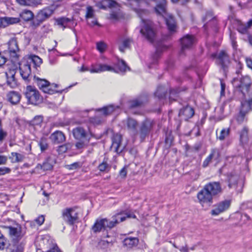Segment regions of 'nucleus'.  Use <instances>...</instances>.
Here are the masks:
<instances>
[{"mask_svg":"<svg viewBox=\"0 0 252 252\" xmlns=\"http://www.w3.org/2000/svg\"><path fill=\"white\" fill-rule=\"evenodd\" d=\"M113 227V222H109L107 219H103L96 220L92 226V230L94 233H97L107 228H111Z\"/></svg>","mask_w":252,"mask_h":252,"instance_id":"obj_11","label":"nucleus"},{"mask_svg":"<svg viewBox=\"0 0 252 252\" xmlns=\"http://www.w3.org/2000/svg\"><path fill=\"white\" fill-rule=\"evenodd\" d=\"M15 69H9L4 73L0 74V79H6V84L11 88H15L18 86V82L15 78ZM0 86H2V83L0 82Z\"/></svg>","mask_w":252,"mask_h":252,"instance_id":"obj_8","label":"nucleus"},{"mask_svg":"<svg viewBox=\"0 0 252 252\" xmlns=\"http://www.w3.org/2000/svg\"><path fill=\"white\" fill-rule=\"evenodd\" d=\"M252 98L241 102V106L239 113L236 116L235 119L239 124H241L246 121V116L252 110Z\"/></svg>","mask_w":252,"mask_h":252,"instance_id":"obj_5","label":"nucleus"},{"mask_svg":"<svg viewBox=\"0 0 252 252\" xmlns=\"http://www.w3.org/2000/svg\"><path fill=\"white\" fill-rule=\"evenodd\" d=\"M239 177L237 175L231 176L228 180V187L229 188H243L242 181H240L238 183Z\"/></svg>","mask_w":252,"mask_h":252,"instance_id":"obj_27","label":"nucleus"},{"mask_svg":"<svg viewBox=\"0 0 252 252\" xmlns=\"http://www.w3.org/2000/svg\"><path fill=\"white\" fill-rule=\"evenodd\" d=\"M54 9L52 7H47L40 10L37 14V17L39 18V20L43 22L49 18L53 13Z\"/></svg>","mask_w":252,"mask_h":252,"instance_id":"obj_24","label":"nucleus"},{"mask_svg":"<svg viewBox=\"0 0 252 252\" xmlns=\"http://www.w3.org/2000/svg\"><path fill=\"white\" fill-rule=\"evenodd\" d=\"M10 252H23L22 248H19L15 246H13L10 249Z\"/></svg>","mask_w":252,"mask_h":252,"instance_id":"obj_64","label":"nucleus"},{"mask_svg":"<svg viewBox=\"0 0 252 252\" xmlns=\"http://www.w3.org/2000/svg\"><path fill=\"white\" fill-rule=\"evenodd\" d=\"M139 17L141 19L140 32L143 37L149 42L154 43L157 38V30L154 23L144 17L148 14V11L139 8L144 2L143 0H127Z\"/></svg>","mask_w":252,"mask_h":252,"instance_id":"obj_1","label":"nucleus"},{"mask_svg":"<svg viewBox=\"0 0 252 252\" xmlns=\"http://www.w3.org/2000/svg\"><path fill=\"white\" fill-rule=\"evenodd\" d=\"M20 16L23 20L29 21L33 18L34 14L32 11L24 9L20 13Z\"/></svg>","mask_w":252,"mask_h":252,"instance_id":"obj_34","label":"nucleus"},{"mask_svg":"<svg viewBox=\"0 0 252 252\" xmlns=\"http://www.w3.org/2000/svg\"><path fill=\"white\" fill-rule=\"evenodd\" d=\"M7 100L12 104H18L21 98V94L15 91H10L7 94Z\"/></svg>","mask_w":252,"mask_h":252,"instance_id":"obj_25","label":"nucleus"},{"mask_svg":"<svg viewBox=\"0 0 252 252\" xmlns=\"http://www.w3.org/2000/svg\"><path fill=\"white\" fill-rule=\"evenodd\" d=\"M117 66L121 72H125L127 70H129V67L127 66L126 62L122 60L118 61Z\"/></svg>","mask_w":252,"mask_h":252,"instance_id":"obj_42","label":"nucleus"},{"mask_svg":"<svg viewBox=\"0 0 252 252\" xmlns=\"http://www.w3.org/2000/svg\"><path fill=\"white\" fill-rule=\"evenodd\" d=\"M70 148V144L69 143H66L59 146L57 151L59 154H61L65 153Z\"/></svg>","mask_w":252,"mask_h":252,"instance_id":"obj_47","label":"nucleus"},{"mask_svg":"<svg viewBox=\"0 0 252 252\" xmlns=\"http://www.w3.org/2000/svg\"><path fill=\"white\" fill-rule=\"evenodd\" d=\"M118 3L113 0H103L101 4L100 8L106 9L108 8L116 7Z\"/></svg>","mask_w":252,"mask_h":252,"instance_id":"obj_35","label":"nucleus"},{"mask_svg":"<svg viewBox=\"0 0 252 252\" xmlns=\"http://www.w3.org/2000/svg\"><path fill=\"white\" fill-rule=\"evenodd\" d=\"M20 74L26 82H29L32 77L31 65L28 63L21 64L19 67Z\"/></svg>","mask_w":252,"mask_h":252,"instance_id":"obj_16","label":"nucleus"},{"mask_svg":"<svg viewBox=\"0 0 252 252\" xmlns=\"http://www.w3.org/2000/svg\"><path fill=\"white\" fill-rule=\"evenodd\" d=\"M32 63L37 66H39L42 63V59L37 56H33L32 58Z\"/></svg>","mask_w":252,"mask_h":252,"instance_id":"obj_55","label":"nucleus"},{"mask_svg":"<svg viewBox=\"0 0 252 252\" xmlns=\"http://www.w3.org/2000/svg\"><path fill=\"white\" fill-rule=\"evenodd\" d=\"M43 121L42 117L40 116H35L32 121V124L33 126H38L40 125Z\"/></svg>","mask_w":252,"mask_h":252,"instance_id":"obj_54","label":"nucleus"},{"mask_svg":"<svg viewBox=\"0 0 252 252\" xmlns=\"http://www.w3.org/2000/svg\"><path fill=\"white\" fill-rule=\"evenodd\" d=\"M155 94L159 99L163 98L165 96L166 89L163 86H158Z\"/></svg>","mask_w":252,"mask_h":252,"instance_id":"obj_39","label":"nucleus"},{"mask_svg":"<svg viewBox=\"0 0 252 252\" xmlns=\"http://www.w3.org/2000/svg\"><path fill=\"white\" fill-rule=\"evenodd\" d=\"M63 220L70 225H73L78 220V213L74 208H68L62 212Z\"/></svg>","mask_w":252,"mask_h":252,"instance_id":"obj_9","label":"nucleus"},{"mask_svg":"<svg viewBox=\"0 0 252 252\" xmlns=\"http://www.w3.org/2000/svg\"><path fill=\"white\" fill-rule=\"evenodd\" d=\"M25 95L29 104L37 105L42 101V96L34 87L27 86L25 90Z\"/></svg>","mask_w":252,"mask_h":252,"instance_id":"obj_4","label":"nucleus"},{"mask_svg":"<svg viewBox=\"0 0 252 252\" xmlns=\"http://www.w3.org/2000/svg\"><path fill=\"white\" fill-rule=\"evenodd\" d=\"M99 64H100V72L106 71L116 72L115 69L113 67H112L111 66L105 64L99 63Z\"/></svg>","mask_w":252,"mask_h":252,"instance_id":"obj_50","label":"nucleus"},{"mask_svg":"<svg viewBox=\"0 0 252 252\" xmlns=\"http://www.w3.org/2000/svg\"><path fill=\"white\" fill-rule=\"evenodd\" d=\"M122 139V135L118 133L114 134L112 137V148L117 153H121L123 150V148H121Z\"/></svg>","mask_w":252,"mask_h":252,"instance_id":"obj_22","label":"nucleus"},{"mask_svg":"<svg viewBox=\"0 0 252 252\" xmlns=\"http://www.w3.org/2000/svg\"><path fill=\"white\" fill-rule=\"evenodd\" d=\"M94 11L92 6L87 7V12L86 14V18H92L94 17Z\"/></svg>","mask_w":252,"mask_h":252,"instance_id":"obj_57","label":"nucleus"},{"mask_svg":"<svg viewBox=\"0 0 252 252\" xmlns=\"http://www.w3.org/2000/svg\"><path fill=\"white\" fill-rule=\"evenodd\" d=\"M11 171L10 168L6 167H0V176L9 173Z\"/></svg>","mask_w":252,"mask_h":252,"instance_id":"obj_61","label":"nucleus"},{"mask_svg":"<svg viewBox=\"0 0 252 252\" xmlns=\"http://www.w3.org/2000/svg\"><path fill=\"white\" fill-rule=\"evenodd\" d=\"M7 132L2 128L1 120L0 119V142H2L7 137Z\"/></svg>","mask_w":252,"mask_h":252,"instance_id":"obj_48","label":"nucleus"},{"mask_svg":"<svg viewBox=\"0 0 252 252\" xmlns=\"http://www.w3.org/2000/svg\"><path fill=\"white\" fill-rule=\"evenodd\" d=\"M44 220H45L44 216L43 215H41V216H39L38 218H37L35 220V222H37V223L39 225H41L43 223Z\"/></svg>","mask_w":252,"mask_h":252,"instance_id":"obj_62","label":"nucleus"},{"mask_svg":"<svg viewBox=\"0 0 252 252\" xmlns=\"http://www.w3.org/2000/svg\"><path fill=\"white\" fill-rule=\"evenodd\" d=\"M119 107L114 105H109L104 106L101 108L97 109L98 111L101 112L103 115L107 116L111 114L116 109H119Z\"/></svg>","mask_w":252,"mask_h":252,"instance_id":"obj_29","label":"nucleus"},{"mask_svg":"<svg viewBox=\"0 0 252 252\" xmlns=\"http://www.w3.org/2000/svg\"><path fill=\"white\" fill-rule=\"evenodd\" d=\"M50 139L54 144L63 143L65 140V136L61 131L56 130L51 134Z\"/></svg>","mask_w":252,"mask_h":252,"instance_id":"obj_21","label":"nucleus"},{"mask_svg":"<svg viewBox=\"0 0 252 252\" xmlns=\"http://www.w3.org/2000/svg\"><path fill=\"white\" fill-rule=\"evenodd\" d=\"M42 22H43V21L39 20V18L36 16L35 19L31 23V26L32 28H36L39 26Z\"/></svg>","mask_w":252,"mask_h":252,"instance_id":"obj_58","label":"nucleus"},{"mask_svg":"<svg viewBox=\"0 0 252 252\" xmlns=\"http://www.w3.org/2000/svg\"><path fill=\"white\" fill-rule=\"evenodd\" d=\"M217 59L218 63L224 69L230 63L229 57L225 51H220L217 55Z\"/></svg>","mask_w":252,"mask_h":252,"instance_id":"obj_17","label":"nucleus"},{"mask_svg":"<svg viewBox=\"0 0 252 252\" xmlns=\"http://www.w3.org/2000/svg\"><path fill=\"white\" fill-rule=\"evenodd\" d=\"M55 163L54 159L49 157H48L43 163L42 165H38L37 167L42 169L44 171L50 170L53 168L54 164Z\"/></svg>","mask_w":252,"mask_h":252,"instance_id":"obj_26","label":"nucleus"},{"mask_svg":"<svg viewBox=\"0 0 252 252\" xmlns=\"http://www.w3.org/2000/svg\"><path fill=\"white\" fill-rule=\"evenodd\" d=\"M182 48L181 54H184L186 49L190 48L195 42L193 36L187 34L181 39Z\"/></svg>","mask_w":252,"mask_h":252,"instance_id":"obj_15","label":"nucleus"},{"mask_svg":"<svg viewBox=\"0 0 252 252\" xmlns=\"http://www.w3.org/2000/svg\"><path fill=\"white\" fill-rule=\"evenodd\" d=\"M20 22L18 17H0V28H5L10 25L15 24Z\"/></svg>","mask_w":252,"mask_h":252,"instance_id":"obj_20","label":"nucleus"},{"mask_svg":"<svg viewBox=\"0 0 252 252\" xmlns=\"http://www.w3.org/2000/svg\"><path fill=\"white\" fill-rule=\"evenodd\" d=\"M221 190H201L197 194V198L199 203L204 206L205 205L210 206L212 203V193L214 194L220 192Z\"/></svg>","mask_w":252,"mask_h":252,"instance_id":"obj_7","label":"nucleus"},{"mask_svg":"<svg viewBox=\"0 0 252 252\" xmlns=\"http://www.w3.org/2000/svg\"><path fill=\"white\" fill-rule=\"evenodd\" d=\"M194 114V111L193 108L190 106H187L181 109L179 113V116L181 119L188 121L189 119L192 117Z\"/></svg>","mask_w":252,"mask_h":252,"instance_id":"obj_18","label":"nucleus"},{"mask_svg":"<svg viewBox=\"0 0 252 252\" xmlns=\"http://www.w3.org/2000/svg\"><path fill=\"white\" fill-rule=\"evenodd\" d=\"M132 40L130 38L124 37L121 39L119 43V49L121 52H124L126 49L128 48Z\"/></svg>","mask_w":252,"mask_h":252,"instance_id":"obj_28","label":"nucleus"},{"mask_svg":"<svg viewBox=\"0 0 252 252\" xmlns=\"http://www.w3.org/2000/svg\"><path fill=\"white\" fill-rule=\"evenodd\" d=\"M9 233L13 240L18 241L20 240L25 234V232L22 230L20 225L17 224L16 226L8 227Z\"/></svg>","mask_w":252,"mask_h":252,"instance_id":"obj_14","label":"nucleus"},{"mask_svg":"<svg viewBox=\"0 0 252 252\" xmlns=\"http://www.w3.org/2000/svg\"><path fill=\"white\" fill-rule=\"evenodd\" d=\"M19 48L16 38H12L8 42V50L5 51V54H9V58L12 61H16L18 59V52Z\"/></svg>","mask_w":252,"mask_h":252,"instance_id":"obj_10","label":"nucleus"},{"mask_svg":"<svg viewBox=\"0 0 252 252\" xmlns=\"http://www.w3.org/2000/svg\"><path fill=\"white\" fill-rule=\"evenodd\" d=\"M232 83L234 87L241 93L244 96L249 91L252 85L251 78L247 75L234 78Z\"/></svg>","mask_w":252,"mask_h":252,"instance_id":"obj_3","label":"nucleus"},{"mask_svg":"<svg viewBox=\"0 0 252 252\" xmlns=\"http://www.w3.org/2000/svg\"><path fill=\"white\" fill-rule=\"evenodd\" d=\"M123 122L129 132L134 137H136L137 136V122L135 119L128 117L124 120Z\"/></svg>","mask_w":252,"mask_h":252,"instance_id":"obj_13","label":"nucleus"},{"mask_svg":"<svg viewBox=\"0 0 252 252\" xmlns=\"http://www.w3.org/2000/svg\"><path fill=\"white\" fill-rule=\"evenodd\" d=\"M155 126V122L150 119H146L143 121L137 130V136H139L141 141H143L148 136Z\"/></svg>","mask_w":252,"mask_h":252,"instance_id":"obj_6","label":"nucleus"},{"mask_svg":"<svg viewBox=\"0 0 252 252\" xmlns=\"http://www.w3.org/2000/svg\"><path fill=\"white\" fill-rule=\"evenodd\" d=\"M230 132V128H223L220 131L219 135L217 136V138L220 141H223L226 138L228 137Z\"/></svg>","mask_w":252,"mask_h":252,"instance_id":"obj_36","label":"nucleus"},{"mask_svg":"<svg viewBox=\"0 0 252 252\" xmlns=\"http://www.w3.org/2000/svg\"><path fill=\"white\" fill-rule=\"evenodd\" d=\"M108 168V164L106 161H103L98 166V168L100 171H105Z\"/></svg>","mask_w":252,"mask_h":252,"instance_id":"obj_59","label":"nucleus"},{"mask_svg":"<svg viewBox=\"0 0 252 252\" xmlns=\"http://www.w3.org/2000/svg\"><path fill=\"white\" fill-rule=\"evenodd\" d=\"M127 174V171L126 170V167H123L119 172V176L121 178H124L126 177Z\"/></svg>","mask_w":252,"mask_h":252,"instance_id":"obj_63","label":"nucleus"},{"mask_svg":"<svg viewBox=\"0 0 252 252\" xmlns=\"http://www.w3.org/2000/svg\"><path fill=\"white\" fill-rule=\"evenodd\" d=\"M231 200L225 199L217 204L215 208L211 210V214L213 216H218L227 210L230 206Z\"/></svg>","mask_w":252,"mask_h":252,"instance_id":"obj_12","label":"nucleus"},{"mask_svg":"<svg viewBox=\"0 0 252 252\" xmlns=\"http://www.w3.org/2000/svg\"><path fill=\"white\" fill-rule=\"evenodd\" d=\"M57 86L58 85L55 84H50L49 82L48 84L47 85V86L46 87V90H44L43 92L50 94H54L58 92V91L56 89L57 88Z\"/></svg>","mask_w":252,"mask_h":252,"instance_id":"obj_38","label":"nucleus"},{"mask_svg":"<svg viewBox=\"0 0 252 252\" xmlns=\"http://www.w3.org/2000/svg\"><path fill=\"white\" fill-rule=\"evenodd\" d=\"M135 215L129 213L117 214L113 217L112 220L109 222H113L114 226L117 223L126 220V218H135Z\"/></svg>","mask_w":252,"mask_h":252,"instance_id":"obj_19","label":"nucleus"},{"mask_svg":"<svg viewBox=\"0 0 252 252\" xmlns=\"http://www.w3.org/2000/svg\"><path fill=\"white\" fill-rule=\"evenodd\" d=\"M38 145L40 147L41 151L42 152L46 150L48 148V144L47 142V139L44 137H42L40 138L38 141Z\"/></svg>","mask_w":252,"mask_h":252,"instance_id":"obj_41","label":"nucleus"},{"mask_svg":"<svg viewBox=\"0 0 252 252\" xmlns=\"http://www.w3.org/2000/svg\"><path fill=\"white\" fill-rule=\"evenodd\" d=\"M33 80L34 83L36 84L39 88L43 92L44 90H46V87L48 84L49 81L45 79H40L38 77L34 76Z\"/></svg>","mask_w":252,"mask_h":252,"instance_id":"obj_33","label":"nucleus"},{"mask_svg":"<svg viewBox=\"0 0 252 252\" xmlns=\"http://www.w3.org/2000/svg\"><path fill=\"white\" fill-rule=\"evenodd\" d=\"M71 21V20L70 19L64 17L59 18L55 20L57 25L63 28V30L67 27L68 23Z\"/></svg>","mask_w":252,"mask_h":252,"instance_id":"obj_32","label":"nucleus"},{"mask_svg":"<svg viewBox=\"0 0 252 252\" xmlns=\"http://www.w3.org/2000/svg\"><path fill=\"white\" fill-rule=\"evenodd\" d=\"M16 1L22 6H32L36 2L35 0H16Z\"/></svg>","mask_w":252,"mask_h":252,"instance_id":"obj_44","label":"nucleus"},{"mask_svg":"<svg viewBox=\"0 0 252 252\" xmlns=\"http://www.w3.org/2000/svg\"><path fill=\"white\" fill-rule=\"evenodd\" d=\"M143 102L139 99H135L131 100L129 102V107L130 108H133L137 107L140 106Z\"/></svg>","mask_w":252,"mask_h":252,"instance_id":"obj_46","label":"nucleus"},{"mask_svg":"<svg viewBox=\"0 0 252 252\" xmlns=\"http://www.w3.org/2000/svg\"><path fill=\"white\" fill-rule=\"evenodd\" d=\"M82 164L80 162H76L69 165H66V168L69 170H74L81 167Z\"/></svg>","mask_w":252,"mask_h":252,"instance_id":"obj_53","label":"nucleus"},{"mask_svg":"<svg viewBox=\"0 0 252 252\" xmlns=\"http://www.w3.org/2000/svg\"><path fill=\"white\" fill-rule=\"evenodd\" d=\"M203 20L204 22H205L206 21H212V22L213 23H215V24H216V20L215 19V17H213V14L212 11L207 12L206 13L205 17L203 18Z\"/></svg>","mask_w":252,"mask_h":252,"instance_id":"obj_51","label":"nucleus"},{"mask_svg":"<svg viewBox=\"0 0 252 252\" xmlns=\"http://www.w3.org/2000/svg\"><path fill=\"white\" fill-rule=\"evenodd\" d=\"M203 189H221V187L219 182H213L206 184Z\"/></svg>","mask_w":252,"mask_h":252,"instance_id":"obj_43","label":"nucleus"},{"mask_svg":"<svg viewBox=\"0 0 252 252\" xmlns=\"http://www.w3.org/2000/svg\"><path fill=\"white\" fill-rule=\"evenodd\" d=\"M139 242V240L136 237H127L124 240V245L127 248H131L136 246Z\"/></svg>","mask_w":252,"mask_h":252,"instance_id":"obj_31","label":"nucleus"},{"mask_svg":"<svg viewBox=\"0 0 252 252\" xmlns=\"http://www.w3.org/2000/svg\"><path fill=\"white\" fill-rule=\"evenodd\" d=\"M10 158L13 163L21 162L24 158V156L23 155L16 152H12Z\"/></svg>","mask_w":252,"mask_h":252,"instance_id":"obj_37","label":"nucleus"},{"mask_svg":"<svg viewBox=\"0 0 252 252\" xmlns=\"http://www.w3.org/2000/svg\"><path fill=\"white\" fill-rule=\"evenodd\" d=\"M180 92V90L178 88L171 90L169 93V100H175V98L178 96V94Z\"/></svg>","mask_w":252,"mask_h":252,"instance_id":"obj_49","label":"nucleus"},{"mask_svg":"<svg viewBox=\"0 0 252 252\" xmlns=\"http://www.w3.org/2000/svg\"><path fill=\"white\" fill-rule=\"evenodd\" d=\"M100 67L99 63L98 64H95L94 65H92V67L90 69H89V71L91 73H100ZM85 70H89L88 69H84L83 67L82 68L81 71H84Z\"/></svg>","mask_w":252,"mask_h":252,"instance_id":"obj_45","label":"nucleus"},{"mask_svg":"<svg viewBox=\"0 0 252 252\" xmlns=\"http://www.w3.org/2000/svg\"><path fill=\"white\" fill-rule=\"evenodd\" d=\"M4 53H0V66H1L6 63L7 58Z\"/></svg>","mask_w":252,"mask_h":252,"instance_id":"obj_60","label":"nucleus"},{"mask_svg":"<svg viewBox=\"0 0 252 252\" xmlns=\"http://www.w3.org/2000/svg\"><path fill=\"white\" fill-rule=\"evenodd\" d=\"M72 134L75 140L78 141L75 146L78 149L84 148L89 143L91 135L88 128L83 126H77L72 129Z\"/></svg>","mask_w":252,"mask_h":252,"instance_id":"obj_2","label":"nucleus"},{"mask_svg":"<svg viewBox=\"0 0 252 252\" xmlns=\"http://www.w3.org/2000/svg\"><path fill=\"white\" fill-rule=\"evenodd\" d=\"M106 47L107 45L104 42L100 41L96 43V48L100 53L104 52Z\"/></svg>","mask_w":252,"mask_h":252,"instance_id":"obj_52","label":"nucleus"},{"mask_svg":"<svg viewBox=\"0 0 252 252\" xmlns=\"http://www.w3.org/2000/svg\"><path fill=\"white\" fill-rule=\"evenodd\" d=\"M166 49V47L162 44L156 47V51L154 55L153 56L154 62H157L158 58H159L161 52Z\"/></svg>","mask_w":252,"mask_h":252,"instance_id":"obj_40","label":"nucleus"},{"mask_svg":"<svg viewBox=\"0 0 252 252\" xmlns=\"http://www.w3.org/2000/svg\"><path fill=\"white\" fill-rule=\"evenodd\" d=\"M249 129L247 127H244L240 133V142L243 145L247 144L249 140Z\"/></svg>","mask_w":252,"mask_h":252,"instance_id":"obj_30","label":"nucleus"},{"mask_svg":"<svg viewBox=\"0 0 252 252\" xmlns=\"http://www.w3.org/2000/svg\"><path fill=\"white\" fill-rule=\"evenodd\" d=\"M220 157V153L218 149H212L210 155L205 158L203 162L202 166L206 167L211 162L212 160H218Z\"/></svg>","mask_w":252,"mask_h":252,"instance_id":"obj_23","label":"nucleus"},{"mask_svg":"<svg viewBox=\"0 0 252 252\" xmlns=\"http://www.w3.org/2000/svg\"><path fill=\"white\" fill-rule=\"evenodd\" d=\"M6 240L0 231V250H3L6 245Z\"/></svg>","mask_w":252,"mask_h":252,"instance_id":"obj_56","label":"nucleus"}]
</instances>
